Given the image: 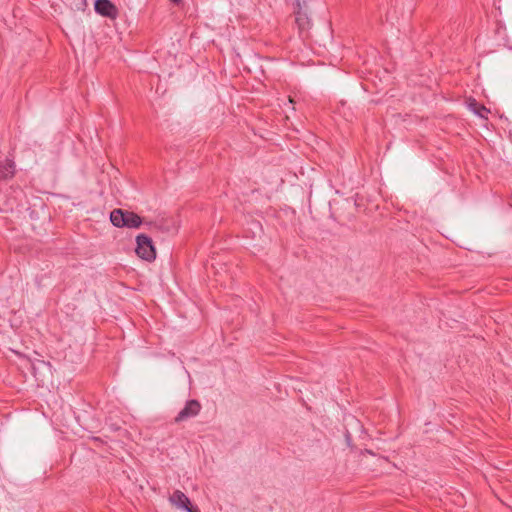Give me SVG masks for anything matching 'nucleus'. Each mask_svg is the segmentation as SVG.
<instances>
[{
  "instance_id": "nucleus-1",
  "label": "nucleus",
  "mask_w": 512,
  "mask_h": 512,
  "mask_svg": "<svg viewBox=\"0 0 512 512\" xmlns=\"http://www.w3.org/2000/svg\"><path fill=\"white\" fill-rule=\"evenodd\" d=\"M110 221L118 228H139L143 223L142 218L138 214L120 208L114 209L110 213Z\"/></svg>"
},
{
  "instance_id": "nucleus-2",
  "label": "nucleus",
  "mask_w": 512,
  "mask_h": 512,
  "mask_svg": "<svg viewBox=\"0 0 512 512\" xmlns=\"http://www.w3.org/2000/svg\"><path fill=\"white\" fill-rule=\"evenodd\" d=\"M135 252L141 259L146 261H153L156 258V249L153 241L145 234H139L136 237Z\"/></svg>"
},
{
  "instance_id": "nucleus-3",
  "label": "nucleus",
  "mask_w": 512,
  "mask_h": 512,
  "mask_svg": "<svg viewBox=\"0 0 512 512\" xmlns=\"http://www.w3.org/2000/svg\"><path fill=\"white\" fill-rule=\"evenodd\" d=\"M169 501L176 508L186 512H200L197 507L192 506L190 499L180 490H175L170 495Z\"/></svg>"
},
{
  "instance_id": "nucleus-4",
  "label": "nucleus",
  "mask_w": 512,
  "mask_h": 512,
  "mask_svg": "<svg viewBox=\"0 0 512 512\" xmlns=\"http://www.w3.org/2000/svg\"><path fill=\"white\" fill-rule=\"evenodd\" d=\"M201 410V404L198 400L191 399L188 400L183 409L179 411L177 416L175 417V423L183 422L187 419L195 417L199 414Z\"/></svg>"
},
{
  "instance_id": "nucleus-5",
  "label": "nucleus",
  "mask_w": 512,
  "mask_h": 512,
  "mask_svg": "<svg viewBox=\"0 0 512 512\" xmlns=\"http://www.w3.org/2000/svg\"><path fill=\"white\" fill-rule=\"evenodd\" d=\"M94 9L97 14L112 20L119 15L118 8L110 0H95Z\"/></svg>"
},
{
  "instance_id": "nucleus-6",
  "label": "nucleus",
  "mask_w": 512,
  "mask_h": 512,
  "mask_svg": "<svg viewBox=\"0 0 512 512\" xmlns=\"http://www.w3.org/2000/svg\"><path fill=\"white\" fill-rule=\"evenodd\" d=\"M15 174V163L11 159L0 161V181L11 179Z\"/></svg>"
},
{
  "instance_id": "nucleus-7",
  "label": "nucleus",
  "mask_w": 512,
  "mask_h": 512,
  "mask_svg": "<svg viewBox=\"0 0 512 512\" xmlns=\"http://www.w3.org/2000/svg\"><path fill=\"white\" fill-rule=\"evenodd\" d=\"M295 20L301 35L309 32L312 22L305 11L298 9Z\"/></svg>"
},
{
  "instance_id": "nucleus-8",
  "label": "nucleus",
  "mask_w": 512,
  "mask_h": 512,
  "mask_svg": "<svg viewBox=\"0 0 512 512\" xmlns=\"http://www.w3.org/2000/svg\"><path fill=\"white\" fill-rule=\"evenodd\" d=\"M469 108L474 114L481 118H486V115L490 112L484 105L478 103L475 99H471L469 102Z\"/></svg>"
},
{
  "instance_id": "nucleus-9",
  "label": "nucleus",
  "mask_w": 512,
  "mask_h": 512,
  "mask_svg": "<svg viewBox=\"0 0 512 512\" xmlns=\"http://www.w3.org/2000/svg\"><path fill=\"white\" fill-rule=\"evenodd\" d=\"M70 5L73 9L78 11H84L87 7L86 0H70Z\"/></svg>"
},
{
  "instance_id": "nucleus-10",
  "label": "nucleus",
  "mask_w": 512,
  "mask_h": 512,
  "mask_svg": "<svg viewBox=\"0 0 512 512\" xmlns=\"http://www.w3.org/2000/svg\"><path fill=\"white\" fill-rule=\"evenodd\" d=\"M310 0H296V5L298 9L303 10L307 7V4Z\"/></svg>"
},
{
  "instance_id": "nucleus-11",
  "label": "nucleus",
  "mask_w": 512,
  "mask_h": 512,
  "mask_svg": "<svg viewBox=\"0 0 512 512\" xmlns=\"http://www.w3.org/2000/svg\"><path fill=\"white\" fill-rule=\"evenodd\" d=\"M171 2H173L174 4H180L182 0H171Z\"/></svg>"
},
{
  "instance_id": "nucleus-12",
  "label": "nucleus",
  "mask_w": 512,
  "mask_h": 512,
  "mask_svg": "<svg viewBox=\"0 0 512 512\" xmlns=\"http://www.w3.org/2000/svg\"><path fill=\"white\" fill-rule=\"evenodd\" d=\"M244 70H246L248 72L250 71V69H249V67L247 65H244Z\"/></svg>"
}]
</instances>
